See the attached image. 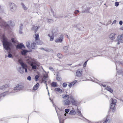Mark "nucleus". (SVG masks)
Listing matches in <instances>:
<instances>
[{
  "label": "nucleus",
  "mask_w": 123,
  "mask_h": 123,
  "mask_svg": "<svg viewBox=\"0 0 123 123\" xmlns=\"http://www.w3.org/2000/svg\"><path fill=\"white\" fill-rule=\"evenodd\" d=\"M26 45L28 48H30V41H28L26 43Z\"/></svg>",
  "instance_id": "nucleus-32"
},
{
  "label": "nucleus",
  "mask_w": 123,
  "mask_h": 123,
  "mask_svg": "<svg viewBox=\"0 0 123 123\" xmlns=\"http://www.w3.org/2000/svg\"><path fill=\"white\" fill-rule=\"evenodd\" d=\"M24 87V84L23 83H21L17 85V86L14 89V90H21Z\"/></svg>",
  "instance_id": "nucleus-5"
},
{
  "label": "nucleus",
  "mask_w": 123,
  "mask_h": 123,
  "mask_svg": "<svg viewBox=\"0 0 123 123\" xmlns=\"http://www.w3.org/2000/svg\"><path fill=\"white\" fill-rule=\"evenodd\" d=\"M37 44L41 45L43 44V42L42 41H39L37 42H36Z\"/></svg>",
  "instance_id": "nucleus-42"
},
{
  "label": "nucleus",
  "mask_w": 123,
  "mask_h": 123,
  "mask_svg": "<svg viewBox=\"0 0 123 123\" xmlns=\"http://www.w3.org/2000/svg\"><path fill=\"white\" fill-rule=\"evenodd\" d=\"M42 82H43L46 85V86H47V84L46 83V82H47L46 81H42Z\"/></svg>",
  "instance_id": "nucleus-55"
},
{
  "label": "nucleus",
  "mask_w": 123,
  "mask_h": 123,
  "mask_svg": "<svg viewBox=\"0 0 123 123\" xmlns=\"http://www.w3.org/2000/svg\"><path fill=\"white\" fill-rule=\"evenodd\" d=\"M120 35L121 36V37H122V38H123V34H122L121 35Z\"/></svg>",
  "instance_id": "nucleus-60"
},
{
  "label": "nucleus",
  "mask_w": 123,
  "mask_h": 123,
  "mask_svg": "<svg viewBox=\"0 0 123 123\" xmlns=\"http://www.w3.org/2000/svg\"><path fill=\"white\" fill-rule=\"evenodd\" d=\"M49 69L51 71H53L54 70V69L52 67H49Z\"/></svg>",
  "instance_id": "nucleus-53"
},
{
  "label": "nucleus",
  "mask_w": 123,
  "mask_h": 123,
  "mask_svg": "<svg viewBox=\"0 0 123 123\" xmlns=\"http://www.w3.org/2000/svg\"><path fill=\"white\" fill-rule=\"evenodd\" d=\"M56 77L57 81H60L61 80V78L60 77V75L58 73L57 74Z\"/></svg>",
  "instance_id": "nucleus-26"
},
{
  "label": "nucleus",
  "mask_w": 123,
  "mask_h": 123,
  "mask_svg": "<svg viewBox=\"0 0 123 123\" xmlns=\"http://www.w3.org/2000/svg\"><path fill=\"white\" fill-rule=\"evenodd\" d=\"M110 121V120L109 118L107 117L104 121L103 123H109Z\"/></svg>",
  "instance_id": "nucleus-30"
},
{
  "label": "nucleus",
  "mask_w": 123,
  "mask_h": 123,
  "mask_svg": "<svg viewBox=\"0 0 123 123\" xmlns=\"http://www.w3.org/2000/svg\"><path fill=\"white\" fill-rule=\"evenodd\" d=\"M88 60L87 61H86L84 63V65H83V67H85L86 66V63H87V62L88 61Z\"/></svg>",
  "instance_id": "nucleus-52"
},
{
  "label": "nucleus",
  "mask_w": 123,
  "mask_h": 123,
  "mask_svg": "<svg viewBox=\"0 0 123 123\" xmlns=\"http://www.w3.org/2000/svg\"><path fill=\"white\" fill-rule=\"evenodd\" d=\"M123 38H122V37L120 35L118 36L117 38V40L118 41L117 43V44L119 45L120 44V43H123Z\"/></svg>",
  "instance_id": "nucleus-11"
},
{
  "label": "nucleus",
  "mask_w": 123,
  "mask_h": 123,
  "mask_svg": "<svg viewBox=\"0 0 123 123\" xmlns=\"http://www.w3.org/2000/svg\"><path fill=\"white\" fill-rule=\"evenodd\" d=\"M119 24L120 25H122L123 24V21H120L119 22Z\"/></svg>",
  "instance_id": "nucleus-56"
},
{
  "label": "nucleus",
  "mask_w": 123,
  "mask_h": 123,
  "mask_svg": "<svg viewBox=\"0 0 123 123\" xmlns=\"http://www.w3.org/2000/svg\"><path fill=\"white\" fill-rule=\"evenodd\" d=\"M79 12V10H76L75 11V13H76V12ZM75 14H76V13H75Z\"/></svg>",
  "instance_id": "nucleus-59"
},
{
  "label": "nucleus",
  "mask_w": 123,
  "mask_h": 123,
  "mask_svg": "<svg viewBox=\"0 0 123 123\" xmlns=\"http://www.w3.org/2000/svg\"><path fill=\"white\" fill-rule=\"evenodd\" d=\"M39 85L38 83H37L33 87V89L34 90H36L38 88Z\"/></svg>",
  "instance_id": "nucleus-25"
},
{
  "label": "nucleus",
  "mask_w": 123,
  "mask_h": 123,
  "mask_svg": "<svg viewBox=\"0 0 123 123\" xmlns=\"http://www.w3.org/2000/svg\"><path fill=\"white\" fill-rule=\"evenodd\" d=\"M23 24H20V27L19 28L20 30H22V29H23Z\"/></svg>",
  "instance_id": "nucleus-49"
},
{
  "label": "nucleus",
  "mask_w": 123,
  "mask_h": 123,
  "mask_svg": "<svg viewBox=\"0 0 123 123\" xmlns=\"http://www.w3.org/2000/svg\"><path fill=\"white\" fill-rule=\"evenodd\" d=\"M10 8L11 12H14L16 9L17 6L15 4L12 3L10 6Z\"/></svg>",
  "instance_id": "nucleus-8"
},
{
  "label": "nucleus",
  "mask_w": 123,
  "mask_h": 123,
  "mask_svg": "<svg viewBox=\"0 0 123 123\" xmlns=\"http://www.w3.org/2000/svg\"><path fill=\"white\" fill-rule=\"evenodd\" d=\"M117 72L118 74H121L123 76V70H120L119 71H117Z\"/></svg>",
  "instance_id": "nucleus-35"
},
{
  "label": "nucleus",
  "mask_w": 123,
  "mask_h": 123,
  "mask_svg": "<svg viewBox=\"0 0 123 123\" xmlns=\"http://www.w3.org/2000/svg\"><path fill=\"white\" fill-rule=\"evenodd\" d=\"M115 64H121L123 65V62H121L120 61H117L115 62Z\"/></svg>",
  "instance_id": "nucleus-40"
},
{
  "label": "nucleus",
  "mask_w": 123,
  "mask_h": 123,
  "mask_svg": "<svg viewBox=\"0 0 123 123\" xmlns=\"http://www.w3.org/2000/svg\"><path fill=\"white\" fill-rule=\"evenodd\" d=\"M54 35H53V34L51 36L49 34H48V36L50 37V41H52L54 39Z\"/></svg>",
  "instance_id": "nucleus-29"
},
{
  "label": "nucleus",
  "mask_w": 123,
  "mask_h": 123,
  "mask_svg": "<svg viewBox=\"0 0 123 123\" xmlns=\"http://www.w3.org/2000/svg\"><path fill=\"white\" fill-rule=\"evenodd\" d=\"M51 11L53 13V16H54V17H55V18H59V17L58 16H56V15H55L54 14V11H52V10H51Z\"/></svg>",
  "instance_id": "nucleus-47"
},
{
  "label": "nucleus",
  "mask_w": 123,
  "mask_h": 123,
  "mask_svg": "<svg viewBox=\"0 0 123 123\" xmlns=\"http://www.w3.org/2000/svg\"><path fill=\"white\" fill-rule=\"evenodd\" d=\"M31 48L32 49H36L37 48L36 44L34 43H32L31 45Z\"/></svg>",
  "instance_id": "nucleus-20"
},
{
  "label": "nucleus",
  "mask_w": 123,
  "mask_h": 123,
  "mask_svg": "<svg viewBox=\"0 0 123 123\" xmlns=\"http://www.w3.org/2000/svg\"><path fill=\"white\" fill-rule=\"evenodd\" d=\"M23 48H25V47L24 45L22 43H21L19 44H17L16 46V48L17 49H21Z\"/></svg>",
  "instance_id": "nucleus-14"
},
{
  "label": "nucleus",
  "mask_w": 123,
  "mask_h": 123,
  "mask_svg": "<svg viewBox=\"0 0 123 123\" xmlns=\"http://www.w3.org/2000/svg\"><path fill=\"white\" fill-rule=\"evenodd\" d=\"M70 100L71 101V103L73 105H77L78 104V101L75 99L72 96L70 97Z\"/></svg>",
  "instance_id": "nucleus-7"
},
{
  "label": "nucleus",
  "mask_w": 123,
  "mask_h": 123,
  "mask_svg": "<svg viewBox=\"0 0 123 123\" xmlns=\"http://www.w3.org/2000/svg\"><path fill=\"white\" fill-rule=\"evenodd\" d=\"M8 54L7 55V57L9 58H12V55L11 54H10L9 53V52H8Z\"/></svg>",
  "instance_id": "nucleus-44"
},
{
  "label": "nucleus",
  "mask_w": 123,
  "mask_h": 123,
  "mask_svg": "<svg viewBox=\"0 0 123 123\" xmlns=\"http://www.w3.org/2000/svg\"><path fill=\"white\" fill-rule=\"evenodd\" d=\"M77 81L75 80L73 82H72L71 83L69 84L68 85V86L69 88H71L72 86H74L77 82Z\"/></svg>",
  "instance_id": "nucleus-19"
},
{
  "label": "nucleus",
  "mask_w": 123,
  "mask_h": 123,
  "mask_svg": "<svg viewBox=\"0 0 123 123\" xmlns=\"http://www.w3.org/2000/svg\"><path fill=\"white\" fill-rule=\"evenodd\" d=\"M76 113V112L75 110H72L70 111L69 114L70 115H75Z\"/></svg>",
  "instance_id": "nucleus-27"
},
{
  "label": "nucleus",
  "mask_w": 123,
  "mask_h": 123,
  "mask_svg": "<svg viewBox=\"0 0 123 123\" xmlns=\"http://www.w3.org/2000/svg\"><path fill=\"white\" fill-rule=\"evenodd\" d=\"M39 78V76L38 75H36L35 76V78L36 81L38 80V79Z\"/></svg>",
  "instance_id": "nucleus-43"
},
{
  "label": "nucleus",
  "mask_w": 123,
  "mask_h": 123,
  "mask_svg": "<svg viewBox=\"0 0 123 123\" xmlns=\"http://www.w3.org/2000/svg\"><path fill=\"white\" fill-rule=\"evenodd\" d=\"M48 77V75L47 74L46 75H43V78L42 79V81H46V79Z\"/></svg>",
  "instance_id": "nucleus-24"
},
{
  "label": "nucleus",
  "mask_w": 123,
  "mask_h": 123,
  "mask_svg": "<svg viewBox=\"0 0 123 123\" xmlns=\"http://www.w3.org/2000/svg\"><path fill=\"white\" fill-rule=\"evenodd\" d=\"M28 52L29 51L27 50L22 49V51H21V52L22 55H26V53Z\"/></svg>",
  "instance_id": "nucleus-18"
},
{
  "label": "nucleus",
  "mask_w": 123,
  "mask_h": 123,
  "mask_svg": "<svg viewBox=\"0 0 123 123\" xmlns=\"http://www.w3.org/2000/svg\"><path fill=\"white\" fill-rule=\"evenodd\" d=\"M63 38V36L61 35V36L58 38H57L55 39V42L56 43H62Z\"/></svg>",
  "instance_id": "nucleus-13"
},
{
  "label": "nucleus",
  "mask_w": 123,
  "mask_h": 123,
  "mask_svg": "<svg viewBox=\"0 0 123 123\" xmlns=\"http://www.w3.org/2000/svg\"><path fill=\"white\" fill-rule=\"evenodd\" d=\"M28 62L29 63L33 69H36L37 68H38L40 66L43 70L42 67V66H40V64L36 61L32 60L31 59H30Z\"/></svg>",
  "instance_id": "nucleus-2"
},
{
  "label": "nucleus",
  "mask_w": 123,
  "mask_h": 123,
  "mask_svg": "<svg viewBox=\"0 0 123 123\" xmlns=\"http://www.w3.org/2000/svg\"><path fill=\"white\" fill-rule=\"evenodd\" d=\"M13 92H14L13 91H12L11 90H9L8 91L2 93L0 94V99L4 97L6 95L9 94L10 93Z\"/></svg>",
  "instance_id": "nucleus-6"
},
{
  "label": "nucleus",
  "mask_w": 123,
  "mask_h": 123,
  "mask_svg": "<svg viewBox=\"0 0 123 123\" xmlns=\"http://www.w3.org/2000/svg\"><path fill=\"white\" fill-rule=\"evenodd\" d=\"M116 22V20H114V21L113 22L112 24H114V23H115Z\"/></svg>",
  "instance_id": "nucleus-61"
},
{
  "label": "nucleus",
  "mask_w": 123,
  "mask_h": 123,
  "mask_svg": "<svg viewBox=\"0 0 123 123\" xmlns=\"http://www.w3.org/2000/svg\"><path fill=\"white\" fill-rule=\"evenodd\" d=\"M21 4L22 6L24 9L25 10H26L28 9V8L23 3H21Z\"/></svg>",
  "instance_id": "nucleus-31"
},
{
  "label": "nucleus",
  "mask_w": 123,
  "mask_h": 123,
  "mask_svg": "<svg viewBox=\"0 0 123 123\" xmlns=\"http://www.w3.org/2000/svg\"><path fill=\"white\" fill-rule=\"evenodd\" d=\"M116 99L111 98V103L110 105V110L112 111L113 112L115 111L114 107L116 104Z\"/></svg>",
  "instance_id": "nucleus-4"
},
{
  "label": "nucleus",
  "mask_w": 123,
  "mask_h": 123,
  "mask_svg": "<svg viewBox=\"0 0 123 123\" xmlns=\"http://www.w3.org/2000/svg\"><path fill=\"white\" fill-rule=\"evenodd\" d=\"M91 8L90 7H87L86 8L85 10H83L82 12V13L87 12V13H89V9Z\"/></svg>",
  "instance_id": "nucleus-21"
},
{
  "label": "nucleus",
  "mask_w": 123,
  "mask_h": 123,
  "mask_svg": "<svg viewBox=\"0 0 123 123\" xmlns=\"http://www.w3.org/2000/svg\"><path fill=\"white\" fill-rule=\"evenodd\" d=\"M51 86L53 87H57V86L56 85V82H53L51 83Z\"/></svg>",
  "instance_id": "nucleus-33"
},
{
  "label": "nucleus",
  "mask_w": 123,
  "mask_h": 123,
  "mask_svg": "<svg viewBox=\"0 0 123 123\" xmlns=\"http://www.w3.org/2000/svg\"><path fill=\"white\" fill-rule=\"evenodd\" d=\"M63 49L67 51L68 50V47L67 46H65L63 47Z\"/></svg>",
  "instance_id": "nucleus-46"
},
{
  "label": "nucleus",
  "mask_w": 123,
  "mask_h": 123,
  "mask_svg": "<svg viewBox=\"0 0 123 123\" xmlns=\"http://www.w3.org/2000/svg\"><path fill=\"white\" fill-rule=\"evenodd\" d=\"M11 23V21H8L7 22L4 21H2L1 24L2 26L6 28H8L9 26L10 23Z\"/></svg>",
  "instance_id": "nucleus-9"
},
{
  "label": "nucleus",
  "mask_w": 123,
  "mask_h": 123,
  "mask_svg": "<svg viewBox=\"0 0 123 123\" xmlns=\"http://www.w3.org/2000/svg\"><path fill=\"white\" fill-rule=\"evenodd\" d=\"M101 85L102 86L104 87H105L106 86V85H104L102 84H101Z\"/></svg>",
  "instance_id": "nucleus-58"
},
{
  "label": "nucleus",
  "mask_w": 123,
  "mask_h": 123,
  "mask_svg": "<svg viewBox=\"0 0 123 123\" xmlns=\"http://www.w3.org/2000/svg\"><path fill=\"white\" fill-rule=\"evenodd\" d=\"M39 28V27H38L37 26H34L32 27L31 28V29L34 30V31L35 33H36Z\"/></svg>",
  "instance_id": "nucleus-23"
},
{
  "label": "nucleus",
  "mask_w": 123,
  "mask_h": 123,
  "mask_svg": "<svg viewBox=\"0 0 123 123\" xmlns=\"http://www.w3.org/2000/svg\"><path fill=\"white\" fill-rule=\"evenodd\" d=\"M25 70V73H27V68H25L24 69V70Z\"/></svg>",
  "instance_id": "nucleus-57"
},
{
  "label": "nucleus",
  "mask_w": 123,
  "mask_h": 123,
  "mask_svg": "<svg viewBox=\"0 0 123 123\" xmlns=\"http://www.w3.org/2000/svg\"><path fill=\"white\" fill-rule=\"evenodd\" d=\"M69 111V109H66L65 110V112L67 113H68Z\"/></svg>",
  "instance_id": "nucleus-50"
},
{
  "label": "nucleus",
  "mask_w": 123,
  "mask_h": 123,
  "mask_svg": "<svg viewBox=\"0 0 123 123\" xmlns=\"http://www.w3.org/2000/svg\"><path fill=\"white\" fill-rule=\"evenodd\" d=\"M18 62L20 64L22 67V68L24 69L25 68H27V65L26 64L24 63L20 59H18Z\"/></svg>",
  "instance_id": "nucleus-10"
},
{
  "label": "nucleus",
  "mask_w": 123,
  "mask_h": 123,
  "mask_svg": "<svg viewBox=\"0 0 123 123\" xmlns=\"http://www.w3.org/2000/svg\"><path fill=\"white\" fill-rule=\"evenodd\" d=\"M106 90L111 93L113 92V90L109 86H107L106 88Z\"/></svg>",
  "instance_id": "nucleus-28"
},
{
  "label": "nucleus",
  "mask_w": 123,
  "mask_h": 123,
  "mask_svg": "<svg viewBox=\"0 0 123 123\" xmlns=\"http://www.w3.org/2000/svg\"><path fill=\"white\" fill-rule=\"evenodd\" d=\"M116 34L114 33H112L109 36V38L111 40L114 39L115 38Z\"/></svg>",
  "instance_id": "nucleus-17"
},
{
  "label": "nucleus",
  "mask_w": 123,
  "mask_h": 123,
  "mask_svg": "<svg viewBox=\"0 0 123 123\" xmlns=\"http://www.w3.org/2000/svg\"><path fill=\"white\" fill-rule=\"evenodd\" d=\"M22 30H20L19 31V33L20 34H22L23 33L22 31Z\"/></svg>",
  "instance_id": "nucleus-54"
},
{
  "label": "nucleus",
  "mask_w": 123,
  "mask_h": 123,
  "mask_svg": "<svg viewBox=\"0 0 123 123\" xmlns=\"http://www.w3.org/2000/svg\"><path fill=\"white\" fill-rule=\"evenodd\" d=\"M57 57L60 59H61L62 57V54L60 53H58L57 55Z\"/></svg>",
  "instance_id": "nucleus-37"
},
{
  "label": "nucleus",
  "mask_w": 123,
  "mask_h": 123,
  "mask_svg": "<svg viewBox=\"0 0 123 123\" xmlns=\"http://www.w3.org/2000/svg\"><path fill=\"white\" fill-rule=\"evenodd\" d=\"M11 41V42L14 44L16 42V41L15 40L14 38H12Z\"/></svg>",
  "instance_id": "nucleus-41"
},
{
  "label": "nucleus",
  "mask_w": 123,
  "mask_h": 123,
  "mask_svg": "<svg viewBox=\"0 0 123 123\" xmlns=\"http://www.w3.org/2000/svg\"><path fill=\"white\" fill-rule=\"evenodd\" d=\"M28 62L29 63L33 69H36L37 68H38L40 66L43 70L42 67V66H40V64L36 61L32 60L31 59H30Z\"/></svg>",
  "instance_id": "nucleus-1"
},
{
  "label": "nucleus",
  "mask_w": 123,
  "mask_h": 123,
  "mask_svg": "<svg viewBox=\"0 0 123 123\" xmlns=\"http://www.w3.org/2000/svg\"><path fill=\"white\" fill-rule=\"evenodd\" d=\"M35 35L36 36L35 37V40H37L38 39H39V35L38 34H35Z\"/></svg>",
  "instance_id": "nucleus-39"
},
{
  "label": "nucleus",
  "mask_w": 123,
  "mask_h": 123,
  "mask_svg": "<svg viewBox=\"0 0 123 123\" xmlns=\"http://www.w3.org/2000/svg\"><path fill=\"white\" fill-rule=\"evenodd\" d=\"M41 49L43 50H45L43 48H40V49Z\"/></svg>",
  "instance_id": "nucleus-62"
},
{
  "label": "nucleus",
  "mask_w": 123,
  "mask_h": 123,
  "mask_svg": "<svg viewBox=\"0 0 123 123\" xmlns=\"http://www.w3.org/2000/svg\"><path fill=\"white\" fill-rule=\"evenodd\" d=\"M77 111L78 115L80 116H82V114L81 113V111L79 110V109L78 108L77 110Z\"/></svg>",
  "instance_id": "nucleus-36"
},
{
  "label": "nucleus",
  "mask_w": 123,
  "mask_h": 123,
  "mask_svg": "<svg viewBox=\"0 0 123 123\" xmlns=\"http://www.w3.org/2000/svg\"><path fill=\"white\" fill-rule=\"evenodd\" d=\"M68 18H71V17H70V16H68Z\"/></svg>",
  "instance_id": "nucleus-64"
},
{
  "label": "nucleus",
  "mask_w": 123,
  "mask_h": 123,
  "mask_svg": "<svg viewBox=\"0 0 123 123\" xmlns=\"http://www.w3.org/2000/svg\"><path fill=\"white\" fill-rule=\"evenodd\" d=\"M62 98L65 99L63 101V104L64 105H68L71 104L70 100V97L68 95L66 94L64 96L62 95Z\"/></svg>",
  "instance_id": "nucleus-3"
},
{
  "label": "nucleus",
  "mask_w": 123,
  "mask_h": 123,
  "mask_svg": "<svg viewBox=\"0 0 123 123\" xmlns=\"http://www.w3.org/2000/svg\"><path fill=\"white\" fill-rule=\"evenodd\" d=\"M119 5V2H116L115 3V5L116 6H118Z\"/></svg>",
  "instance_id": "nucleus-48"
},
{
  "label": "nucleus",
  "mask_w": 123,
  "mask_h": 123,
  "mask_svg": "<svg viewBox=\"0 0 123 123\" xmlns=\"http://www.w3.org/2000/svg\"><path fill=\"white\" fill-rule=\"evenodd\" d=\"M9 87V85L6 84L0 87V90H5Z\"/></svg>",
  "instance_id": "nucleus-15"
},
{
  "label": "nucleus",
  "mask_w": 123,
  "mask_h": 123,
  "mask_svg": "<svg viewBox=\"0 0 123 123\" xmlns=\"http://www.w3.org/2000/svg\"><path fill=\"white\" fill-rule=\"evenodd\" d=\"M82 71L81 69H78L76 73V75L77 77L80 76L82 74Z\"/></svg>",
  "instance_id": "nucleus-12"
},
{
  "label": "nucleus",
  "mask_w": 123,
  "mask_h": 123,
  "mask_svg": "<svg viewBox=\"0 0 123 123\" xmlns=\"http://www.w3.org/2000/svg\"><path fill=\"white\" fill-rule=\"evenodd\" d=\"M57 31L58 30L57 28H55L52 30V34H53V35H54L55 36L57 34Z\"/></svg>",
  "instance_id": "nucleus-16"
},
{
  "label": "nucleus",
  "mask_w": 123,
  "mask_h": 123,
  "mask_svg": "<svg viewBox=\"0 0 123 123\" xmlns=\"http://www.w3.org/2000/svg\"><path fill=\"white\" fill-rule=\"evenodd\" d=\"M62 86L63 87H66L67 86V84L66 83H64L62 84Z\"/></svg>",
  "instance_id": "nucleus-45"
},
{
  "label": "nucleus",
  "mask_w": 123,
  "mask_h": 123,
  "mask_svg": "<svg viewBox=\"0 0 123 123\" xmlns=\"http://www.w3.org/2000/svg\"><path fill=\"white\" fill-rule=\"evenodd\" d=\"M66 115H67V114H66V113H65L64 114V116H66Z\"/></svg>",
  "instance_id": "nucleus-63"
},
{
  "label": "nucleus",
  "mask_w": 123,
  "mask_h": 123,
  "mask_svg": "<svg viewBox=\"0 0 123 123\" xmlns=\"http://www.w3.org/2000/svg\"><path fill=\"white\" fill-rule=\"evenodd\" d=\"M27 80L30 81L31 80V78L30 76H29L27 78Z\"/></svg>",
  "instance_id": "nucleus-51"
},
{
  "label": "nucleus",
  "mask_w": 123,
  "mask_h": 123,
  "mask_svg": "<svg viewBox=\"0 0 123 123\" xmlns=\"http://www.w3.org/2000/svg\"><path fill=\"white\" fill-rule=\"evenodd\" d=\"M18 70L22 74L24 72V69L20 67H19L18 69Z\"/></svg>",
  "instance_id": "nucleus-22"
},
{
  "label": "nucleus",
  "mask_w": 123,
  "mask_h": 123,
  "mask_svg": "<svg viewBox=\"0 0 123 123\" xmlns=\"http://www.w3.org/2000/svg\"><path fill=\"white\" fill-rule=\"evenodd\" d=\"M55 91H56L59 92H62V90L60 88H55L54 90Z\"/></svg>",
  "instance_id": "nucleus-34"
},
{
  "label": "nucleus",
  "mask_w": 123,
  "mask_h": 123,
  "mask_svg": "<svg viewBox=\"0 0 123 123\" xmlns=\"http://www.w3.org/2000/svg\"><path fill=\"white\" fill-rule=\"evenodd\" d=\"M47 21L49 23L53 22V20L51 19H48L47 20Z\"/></svg>",
  "instance_id": "nucleus-38"
}]
</instances>
